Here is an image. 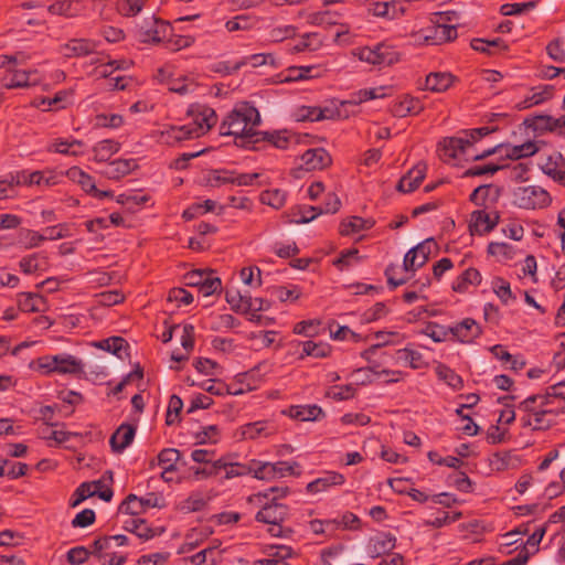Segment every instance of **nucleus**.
Instances as JSON below:
<instances>
[{
	"label": "nucleus",
	"mask_w": 565,
	"mask_h": 565,
	"mask_svg": "<svg viewBox=\"0 0 565 565\" xmlns=\"http://www.w3.org/2000/svg\"><path fill=\"white\" fill-rule=\"evenodd\" d=\"M260 200L264 204L280 209L286 202V193L279 189L265 191L262 193Z\"/></svg>",
	"instance_id": "59"
},
{
	"label": "nucleus",
	"mask_w": 565,
	"mask_h": 565,
	"mask_svg": "<svg viewBox=\"0 0 565 565\" xmlns=\"http://www.w3.org/2000/svg\"><path fill=\"white\" fill-rule=\"evenodd\" d=\"M89 555H92V547L76 546L67 552V561L72 565H81L88 559Z\"/></svg>",
	"instance_id": "64"
},
{
	"label": "nucleus",
	"mask_w": 565,
	"mask_h": 565,
	"mask_svg": "<svg viewBox=\"0 0 565 565\" xmlns=\"http://www.w3.org/2000/svg\"><path fill=\"white\" fill-rule=\"evenodd\" d=\"M97 45L98 42L90 39H71L67 43L61 46V53L68 58L83 57L94 53Z\"/></svg>",
	"instance_id": "14"
},
{
	"label": "nucleus",
	"mask_w": 565,
	"mask_h": 565,
	"mask_svg": "<svg viewBox=\"0 0 565 565\" xmlns=\"http://www.w3.org/2000/svg\"><path fill=\"white\" fill-rule=\"evenodd\" d=\"M435 25L428 29L429 34L426 40H430L431 44H441L444 42L452 41L457 38V29L455 25H449L446 22L452 20L455 12H439L436 13Z\"/></svg>",
	"instance_id": "8"
},
{
	"label": "nucleus",
	"mask_w": 565,
	"mask_h": 565,
	"mask_svg": "<svg viewBox=\"0 0 565 565\" xmlns=\"http://www.w3.org/2000/svg\"><path fill=\"white\" fill-rule=\"evenodd\" d=\"M249 296H243L237 290H226L225 299L231 306V309L237 313H247L245 305H247Z\"/></svg>",
	"instance_id": "54"
},
{
	"label": "nucleus",
	"mask_w": 565,
	"mask_h": 565,
	"mask_svg": "<svg viewBox=\"0 0 565 565\" xmlns=\"http://www.w3.org/2000/svg\"><path fill=\"white\" fill-rule=\"evenodd\" d=\"M439 380L444 381L454 390H460L463 386V381L454 370L445 364H439L435 369Z\"/></svg>",
	"instance_id": "43"
},
{
	"label": "nucleus",
	"mask_w": 565,
	"mask_h": 565,
	"mask_svg": "<svg viewBox=\"0 0 565 565\" xmlns=\"http://www.w3.org/2000/svg\"><path fill=\"white\" fill-rule=\"evenodd\" d=\"M480 334V326L471 318H466L461 322L451 327V338L461 343H471Z\"/></svg>",
	"instance_id": "18"
},
{
	"label": "nucleus",
	"mask_w": 565,
	"mask_h": 565,
	"mask_svg": "<svg viewBox=\"0 0 565 565\" xmlns=\"http://www.w3.org/2000/svg\"><path fill=\"white\" fill-rule=\"evenodd\" d=\"M196 83L186 77V76H178V77H171L168 81L167 88L169 92L177 93L179 95H186L189 93L194 92L196 88Z\"/></svg>",
	"instance_id": "41"
},
{
	"label": "nucleus",
	"mask_w": 565,
	"mask_h": 565,
	"mask_svg": "<svg viewBox=\"0 0 565 565\" xmlns=\"http://www.w3.org/2000/svg\"><path fill=\"white\" fill-rule=\"evenodd\" d=\"M494 127H480L473 128L465 131L466 138L462 137H452L448 140H445L444 151L445 154H448L451 158H456L458 156V151L465 153L467 148L472 146L473 142L482 139L483 137L490 135L495 131Z\"/></svg>",
	"instance_id": "4"
},
{
	"label": "nucleus",
	"mask_w": 565,
	"mask_h": 565,
	"mask_svg": "<svg viewBox=\"0 0 565 565\" xmlns=\"http://www.w3.org/2000/svg\"><path fill=\"white\" fill-rule=\"evenodd\" d=\"M455 77L450 73L436 72L426 76L425 89L434 93L446 92L454 83Z\"/></svg>",
	"instance_id": "29"
},
{
	"label": "nucleus",
	"mask_w": 565,
	"mask_h": 565,
	"mask_svg": "<svg viewBox=\"0 0 565 565\" xmlns=\"http://www.w3.org/2000/svg\"><path fill=\"white\" fill-rule=\"evenodd\" d=\"M158 465L164 470L175 471V463L180 459V451L174 448H166L158 454Z\"/></svg>",
	"instance_id": "50"
},
{
	"label": "nucleus",
	"mask_w": 565,
	"mask_h": 565,
	"mask_svg": "<svg viewBox=\"0 0 565 565\" xmlns=\"http://www.w3.org/2000/svg\"><path fill=\"white\" fill-rule=\"evenodd\" d=\"M124 299H125L124 294L118 289L103 291L97 295L98 303L102 306H106V307H110V306L120 303L124 301Z\"/></svg>",
	"instance_id": "63"
},
{
	"label": "nucleus",
	"mask_w": 565,
	"mask_h": 565,
	"mask_svg": "<svg viewBox=\"0 0 565 565\" xmlns=\"http://www.w3.org/2000/svg\"><path fill=\"white\" fill-rule=\"evenodd\" d=\"M323 45V39L317 32L305 33L300 40L291 49V53H299L303 51H316Z\"/></svg>",
	"instance_id": "34"
},
{
	"label": "nucleus",
	"mask_w": 565,
	"mask_h": 565,
	"mask_svg": "<svg viewBox=\"0 0 565 565\" xmlns=\"http://www.w3.org/2000/svg\"><path fill=\"white\" fill-rule=\"evenodd\" d=\"M300 160V167L306 171L320 170L331 163L330 154L322 148L308 149Z\"/></svg>",
	"instance_id": "19"
},
{
	"label": "nucleus",
	"mask_w": 565,
	"mask_h": 565,
	"mask_svg": "<svg viewBox=\"0 0 565 565\" xmlns=\"http://www.w3.org/2000/svg\"><path fill=\"white\" fill-rule=\"evenodd\" d=\"M268 425L266 422H255L243 426L242 435L247 439H255L263 434L267 433Z\"/></svg>",
	"instance_id": "62"
},
{
	"label": "nucleus",
	"mask_w": 565,
	"mask_h": 565,
	"mask_svg": "<svg viewBox=\"0 0 565 565\" xmlns=\"http://www.w3.org/2000/svg\"><path fill=\"white\" fill-rule=\"evenodd\" d=\"M82 146L83 142L76 139H73L72 141L56 140L49 147V150L62 154L78 156L82 153L79 150Z\"/></svg>",
	"instance_id": "49"
},
{
	"label": "nucleus",
	"mask_w": 565,
	"mask_h": 565,
	"mask_svg": "<svg viewBox=\"0 0 565 565\" xmlns=\"http://www.w3.org/2000/svg\"><path fill=\"white\" fill-rule=\"evenodd\" d=\"M499 222V215L495 213L491 216L483 210L473 211L471 213L469 230L472 235H482L491 232Z\"/></svg>",
	"instance_id": "17"
},
{
	"label": "nucleus",
	"mask_w": 565,
	"mask_h": 565,
	"mask_svg": "<svg viewBox=\"0 0 565 565\" xmlns=\"http://www.w3.org/2000/svg\"><path fill=\"white\" fill-rule=\"evenodd\" d=\"M128 543V537L122 534L104 536L95 540L92 544V555L95 556L102 565H124L127 556L113 550L114 546H124Z\"/></svg>",
	"instance_id": "2"
},
{
	"label": "nucleus",
	"mask_w": 565,
	"mask_h": 565,
	"mask_svg": "<svg viewBox=\"0 0 565 565\" xmlns=\"http://www.w3.org/2000/svg\"><path fill=\"white\" fill-rule=\"evenodd\" d=\"M120 149V145L114 140H102L94 147V160L97 162H107Z\"/></svg>",
	"instance_id": "38"
},
{
	"label": "nucleus",
	"mask_w": 565,
	"mask_h": 565,
	"mask_svg": "<svg viewBox=\"0 0 565 565\" xmlns=\"http://www.w3.org/2000/svg\"><path fill=\"white\" fill-rule=\"evenodd\" d=\"M433 245L434 241L429 238L409 249L404 257V269L406 271H415L423 267L429 259Z\"/></svg>",
	"instance_id": "12"
},
{
	"label": "nucleus",
	"mask_w": 565,
	"mask_h": 565,
	"mask_svg": "<svg viewBox=\"0 0 565 565\" xmlns=\"http://www.w3.org/2000/svg\"><path fill=\"white\" fill-rule=\"evenodd\" d=\"M471 47L475 51L486 53L489 55L495 54L498 52H504L508 50V45L505 42L501 39H494V40H484V39H473L471 41Z\"/></svg>",
	"instance_id": "35"
},
{
	"label": "nucleus",
	"mask_w": 565,
	"mask_h": 565,
	"mask_svg": "<svg viewBox=\"0 0 565 565\" xmlns=\"http://www.w3.org/2000/svg\"><path fill=\"white\" fill-rule=\"evenodd\" d=\"M186 286L196 287L199 292L204 297H209L221 290L222 282L212 270L196 269L189 271L184 276Z\"/></svg>",
	"instance_id": "6"
},
{
	"label": "nucleus",
	"mask_w": 565,
	"mask_h": 565,
	"mask_svg": "<svg viewBox=\"0 0 565 565\" xmlns=\"http://www.w3.org/2000/svg\"><path fill=\"white\" fill-rule=\"evenodd\" d=\"M554 87L551 85H539L530 89V94L524 97L523 100L516 104V108L527 109L533 106L540 105L553 97Z\"/></svg>",
	"instance_id": "20"
},
{
	"label": "nucleus",
	"mask_w": 565,
	"mask_h": 565,
	"mask_svg": "<svg viewBox=\"0 0 565 565\" xmlns=\"http://www.w3.org/2000/svg\"><path fill=\"white\" fill-rule=\"evenodd\" d=\"M44 242V237L36 231L21 228L18 233V243L26 249L40 246Z\"/></svg>",
	"instance_id": "45"
},
{
	"label": "nucleus",
	"mask_w": 565,
	"mask_h": 565,
	"mask_svg": "<svg viewBox=\"0 0 565 565\" xmlns=\"http://www.w3.org/2000/svg\"><path fill=\"white\" fill-rule=\"evenodd\" d=\"M157 505V498L153 494H150L149 498H138L136 494H128L121 502L119 511L130 515H139L149 508Z\"/></svg>",
	"instance_id": "16"
},
{
	"label": "nucleus",
	"mask_w": 565,
	"mask_h": 565,
	"mask_svg": "<svg viewBox=\"0 0 565 565\" xmlns=\"http://www.w3.org/2000/svg\"><path fill=\"white\" fill-rule=\"evenodd\" d=\"M220 465H222V470L225 472L224 479L250 475V462L247 465L236 462L231 459V456L221 457Z\"/></svg>",
	"instance_id": "33"
},
{
	"label": "nucleus",
	"mask_w": 565,
	"mask_h": 565,
	"mask_svg": "<svg viewBox=\"0 0 565 565\" xmlns=\"http://www.w3.org/2000/svg\"><path fill=\"white\" fill-rule=\"evenodd\" d=\"M338 14L332 13L330 11H323V12H313L309 14L308 17V23L312 25H320V26H332L338 24Z\"/></svg>",
	"instance_id": "56"
},
{
	"label": "nucleus",
	"mask_w": 565,
	"mask_h": 565,
	"mask_svg": "<svg viewBox=\"0 0 565 565\" xmlns=\"http://www.w3.org/2000/svg\"><path fill=\"white\" fill-rule=\"evenodd\" d=\"M198 138V134L189 127L182 126H167L158 131V141L163 145L174 146L184 140Z\"/></svg>",
	"instance_id": "13"
},
{
	"label": "nucleus",
	"mask_w": 565,
	"mask_h": 565,
	"mask_svg": "<svg viewBox=\"0 0 565 565\" xmlns=\"http://www.w3.org/2000/svg\"><path fill=\"white\" fill-rule=\"evenodd\" d=\"M276 497L270 503L265 504L262 510L256 514L258 522L267 523L273 525L269 531L274 536H278L280 533V524L286 520L288 515V508L282 503L276 502Z\"/></svg>",
	"instance_id": "7"
},
{
	"label": "nucleus",
	"mask_w": 565,
	"mask_h": 565,
	"mask_svg": "<svg viewBox=\"0 0 565 565\" xmlns=\"http://www.w3.org/2000/svg\"><path fill=\"white\" fill-rule=\"evenodd\" d=\"M260 125V115L256 107L249 103H241L223 119L220 126L222 136H233L237 147L259 150L257 137L260 131L256 128Z\"/></svg>",
	"instance_id": "1"
},
{
	"label": "nucleus",
	"mask_w": 565,
	"mask_h": 565,
	"mask_svg": "<svg viewBox=\"0 0 565 565\" xmlns=\"http://www.w3.org/2000/svg\"><path fill=\"white\" fill-rule=\"evenodd\" d=\"M183 402L178 395H172L169 401L166 424L171 426L179 422V415L182 411Z\"/></svg>",
	"instance_id": "58"
},
{
	"label": "nucleus",
	"mask_w": 565,
	"mask_h": 565,
	"mask_svg": "<svg viewBox=\"0 0 565 565\" xmlns=\"http://www.w3.org/2000/svg\"><path fill=\"white\" fill-rule=\"evenodd\" d=\"M292 139L294 135L289 134L287 130L273 132L260 131V136L257 137V145L266 141L273 147L284 150L288 148Z\"/></svg>",
	"instance_id": "31"
},
{
	"label": "nucleus",
	"mask_w": 565,
	"mask_h": 565,
	"mask_svg": "<svg viewBox=\"0 0 565 565\" xmlns=\"http://www.w3.org/2000/svg\"><path fill=\"white\" fill-rule=\"evenodd\" d=\"M345 478L342 473L335 471H327L324 475L307 484L309 493H319L327 491L330 487L342 486Z\"/></svg>",
	"instance_id": "24"
},
{
	"label": "nucleus",
	"mask_w": 565,
	"mask_h": 565,
	"mask_svg": "<svg viewBox=\"0 0 565 565\" xmlns=\"http://www.w3.org/2000/svg\"><path fill=\"white\" fill-rule=\"evenodd\" d=\"M524 415L521 417L523 427H531L533 430H545L551 428L555 424L557 417V411L554 408H536L533 406V411H522Z\"/></svg>",
	"instance_id": "9"
},
{
	"label": "nucleus",
	"mask_w": 565,
	"mask_h": 565,
	"mask_svg": "<svg viewBox=\"0 0 565 565\" xmlns=\"http://www.w3.org/2000/svg\"><path fill=\"white\" fill-rule=\"evenodd\" d=\"M188 114L193 116V121L188 125L198 134V138L206 134L217 120L214 109L206 106H192Z\"/></svg>",
	"instance_id": "10"
},
{
	"label": "nucleus",
	"mask_w": 565,
	"mask_h": 565,
	"mask_svg": "<svg viewBox=\"0 0 565 565\" xmlns=\"http://www.w3.org/2000/svg\"><path fill=\"white\" fill-rule=\"evenodd\" d=\"M136 428L129 424L120 425L110 437V446L114 451L121 452L134 440Z\"/></svg>",
	"instance_id": "26"
},
{
	"label": "nucleus",
	"mask_w": 565,
	"mask_h": 565,
	"mask_svg": "<svg viewBox=\"0 0 565 565\" xmlns=\"http://www.w3.org/2000/svg\"><path fill=\"white\" fill-rule=\"evenodd\" d=\"M424 333L435 342L446 341L451 335V327H444L436 322H429Z\"/></svg>",
	"instance_id": "55"
},
{
	"label": "nucleus",
	"mask_w": 565,
	"mask_h": 565,
	"mask_svg": "<svg viewBox=\"0 0 565 565\" xmlns=\"http://www.w3.org/2000/svg\"><path fill=\"white\" fill-rule=\"evenodd\" d=\"M331 353V347L328 343L319 342L316 343L313 341H305L302 343V354L303 356H313V358H327Z\"/></svg>",
	"instance_id": "46"
},
{
	"label": "nucleus",
	"mask_w": 565,
	"mask_h": 565,
	"mask_svg": "<svg viewBox=\"0 0 565 565\" xmlns=\"http://www.w3.org/2000/svg\"><path fill=\"white\" fill-rule=\"evenodd\" d=\"M65 174L71 181L81 185L85 192L92 194L93 191H96L93 177L84 172L81 168L72 167L65 172Z\"/></svg>",
	"instance_id": "36"
},
{
	"label": "nucleus",
	"mask_w": 565,
	"mask_h": 565,
	"mask_svg": "<svg viewBox=\"0 0 565 565\" xmlns=\"http://www.w3.org/2000/svg\"><path fill=\"white\" fill-rule=\"evenodd\" d=\"M78 4L74 0H61L49 6V12L55 15L75 17L77 9L74 6Z\"/></svg>",
	"instance_id": "52"
},
{
	"label": "nucleus",
	"mask_w": 565,
	"mask_h": 565,
	"mask_svg": "<svg viewBox=\"0 0 565 565\" xmlns=\"http://www.w3.org/2000/svg\"><path fill=\"white\" fill-rule=\"evenodd\" d=\"M355 55L360 61L380 67L391 66L399 61V53L385 43L359 49Z\"/></svg>",
	"instance_id": "3"
},
{
	"label": "nucleus",
	"mask_w": 565,
	"mask_h": 565,
	"mask_svg": "<svg viewBox=\"0 0 565 565\" xmlns=\"http://www.w3.org/2000/svg\"><path fill=\"white\" fill-rule=\"evenodd\" d=\"M503 168L501 170H504L507 173V177L511 179L512 181L519 182L524 181L527 179V173L530 171V167L527 163L524 162H516L513 164H502Z\"/></svg>",
	"instance_id": "51"
},
{
	"label": "nucleus",
	"mask_w": 565,
	"mask_h": 565,
	"mask_svg": "<svg viewBox=\"0 0 565 565\" xmlns=\"http://www.w3.org/2000/svg\"><path fill=\"white\" fill-rule=\"evenodd\" d=\"M9 75L4 76L3 85L7 88H20L30 86L29 72L9 68Z\"/></svg>",
	"instance_id": "44"
},
{
	"label": "nucleus",
	"mask_w": 565,
	"mask_h": 565,
	"mask_svg": "<svg viewBox=\"0 0 565 565\" xmlns=\"http://www.w3.org/2000/svg\"><path fill=\"white\" fill-rule=\"evenodd\" d=\"M281 413L292 419L301 422H317L326 417L324 411L316 404L292 405Z\"/></svg>",
	"instance_id": "15"
},
{
	"label": "nucleus",
	"mask_w": 565,
	"mask_h": 565,
	"mask_svg": "<svg viewBox=\"0 0 565 565\" xmlns=\"http://www.w3.org/2000/svg\"><path fill=\"white\" fill-rule=\"evenodd\" d=\"M395 547V537L390 533H382L371 540L370 553L377 557Z\"/></svg>",
	"instance_id": "39"
},
{
	"label": "nucleus",
	"mask_w": 565,
	"mask_h": 565,
	"mask_svg": "<svg viewBox=\"0 0 565 565\" xmlns=\"http://www.w3.org/2000/svg\"><path fill=\"white\" fill-rule=\"evenodd\" d=\"M318 215V207L316 206H307V205H298L292 209V220L295 223H308L313 221Z\"/></svg>",
	"instance_id": "53"
},
{
	"label": "nucleus",
	"mask_w": 565,
	"mask_h": 565,
	"mask_svg": "<svg viewBox=\"0 0 565 565\" xmlns=\"http://www.w3.org/2000/svg\"><path fill=\"white\" fill-rule=\"evenodd\" d=\"M168 24L154 17L143 20L137 25V35L140 42L159 43L166 36Z\"/></svg>",
	"instance_id": "11"
},
{
	"label": "nucleus",
	"mask_w": 565,
	"mask_h": 565,
	"mask_svg": "<svg viewBox=\"0 0 565 565\" xmlns=\"http://www.w3.org/2000/svg\"><path fill=\"white\" fill-rule=\"evenodd\" d=\"M58 374H78L83 372L82 361L70 354L56 355Z\"/></svg>",
	"instance_id": "37"
},
{
	"label": "nucleus",
	"mask_w": 565,
	"mask_h": 565,
	"mask_svg": "<svg viewBox=\"0 0 565 565\" xmlns=\"http://www.w3.org/2000/svg\"><path fill=\"white\" fill-rule=\"evenodd\" d=\"M537 151L539 148L535 145V142L526 141L518 146L503 145L502 156L512 160H519L522 158L534 156Z\"/></svg>",
	"instance_id": "32"
},
{
	"label": "nucleus",
	"mask_w": 565,
	"mask_h": 565,
	"mask_svg": "<svg viewBox=\"0 0 565 565\" xmlns=\"http://www.w3.org/2000/svg\"><path fill=\"white\" fill-rule=\"evenodd\" d=\"M135 159H117L109 162L102 171V173L111 180H119L125 175L131 173L137 168Z\"/></svg>",
	"instance_id": "23"
},
{
	"label": "nucleus",
	"mask_w": 565,
	"mask_h": 565,
	"mask_svg": "<svg viewBox=\"0 0 565 565\" xmlns=\"http://www.w3.org/2000/svg\"><path fill=\"white\" fill-rule=\"evenodd\" d=\"M320 76V70L318 66H290L286 70V74L281 82H300Z\"/></svg>",
	"instance_id": "28"
},
{
	"label": "nucleus",
	"mask_w": 565,
	"mask_h": 565,
	"mask_svg": "<svg viewBox=\"0 0 565 565\" xmlns=\"http://www.w3.org/2000/svg\"><path fill=\"white\" fill-rule=\"evenodd\" d=\"M372 224L369 221L360 216H351L341 222L339 232L343 236H349L351 234L359 233L362 230L370 228Z\"/></svg>",
	"instance_id": "42"
},
{
	"label": "nucleus",
	"mask_w": 565,
	"mask_h": 565,
	"mask_svg": "<svg viewBox=\"0 0 565 565\" xmlns=\"http://www.w3.org/2000/svg\"><path fill=\"white\" fill-rule=\"evenodd\" d=\"M98 348L105 350L107 352H111L118 358L122 359V352H126L128 348L127 341L121 337H111L105 340H102L98 343Z\"/></svg>",
	"instance_id": "47"
},
{
	"label": "nucleus",
	"mask_w": 565,
	"mask_h": 565,
	"mask_svg": "<svg viewBox=\"0 0 565 565\" xmlns=\"http://www.w3.org/2000/svg\"><path fill=\"white\" fill-rule=\"evenodd\" d=\"M250 473L260 480H273L276 478L274 462L250 461Z\"/></svg>",
	"instance_id": "48"
},
{
	"label": "nucleus",
	"mask_w": 565,
	"mask_h": 565,
	"mask_svg": "<svg viewBox=\"0 0 565 565\" xmlns=\"http://www.w3.org/2000/svg\"><path fill=\"white\" fill-rule=\"evenodd\" d=\"M423 109L424 105L420 99L406 95L393 105L392 114L395 117L403 118L418 115Z\"/></svg>",
	"instance_id": "25"
},
{
	"label": "nucleus",
	"mask_w": 565,
	"mask_h": 565,
	"mask_svg": "<svg viewBox=\"0 0 565 565\" xmlns=\"http://www.w3.org/2000/svg\"><path fill=\"white\" fill-rule=\"evenodd\" d=\"M540 167L542 171L557 181L565 171V159L558 151H552L541 157Z\"/></svg>",
	"instance_id": "21"
},
{
	"label": "nucleus",
	"mask_w": 565,
	"mask_h": 565,
	"mask_svg": "<svg viewBox=\"0 0 565 565\" xmlns=\"http://www.w3.org/2000/svg\"><path fill=\"white\" fill-rule=\"evenodd\" d=\"M354 394L355 388L351 384L334 385L331 386L327 392V396L335 401H345L352 398Z\"/></svg>",
	"instance_id": "60"
},
{
	"label": "nucleus",
	"mask_w": 565,
	"mask_h": 565,
	"mask_svg": "<svg viewBox=\"0 0 565 565\" xmlns=\"http://www.w3.org/2000/svg\"><path fill=\"white\" fill-rule=\"evenodd\" d=\"M63 173L54 170L33 171L30 173L29 183L35 185L51 186L61 182Z\"/></svg>",
	"instance_id": "40"
},
{
	"label": "nucleus",
	"mask_w": 565,
	"mask_h": 565,
	"mask_svg": "<svg viewBox=\"0 0 565 565\" xmlns=\"http://www.w3.org/2000/svg\"><path fill=\"white\" fill-rule=\"evenodd\" d=\"M551 196L547 191L540 186H520L514 192V202L521 209L535 210L547 206Z\"/></svg>",
	"instance_id": "5"
},
{
	"label": "nucleus",
	"mask_w": 565,
	"mask_h": 565,
	"mask_svg": "<svg viewBox=\"0 0 565 565\" xmlns=\"http://www.w3.org/2000/svg\"><path fill=\"white\" fill-rule=\"evenodd\" d=\"M427 166L423 162L417 163L412 170L404 175L398 184L397 190L403 193H409L416 190L425 179Z\"/></svg>",
	"instance_id": "22"
},
{
	"label": "nucleus",
	"mask_w": 565,
	"mask_h": 565,
	"mask_svg": "<svg viewBox=\"0 0 565 565\" xmlns=\"http://www.w3.org/2000/svg\"><path fill=\"white\" fill-rule=\"evenodd\" d=\"M554 397L551 394V390L547 388L545 394H533L522 401L518 408L519 411H533V406L536 408H555Z\"/></svg>",
	"instance_id": "30"
},
{
	"label": "nucleus",
	"mask_w": 565,
	"mask_h": 565,
	"mask_svg": "<svg viewBox=\"0 0 565 565\" xmlns=\"http://www.w3.org/2000/svg\"><path fill=\"white\" fill-rule=\"evenodd\" d=\"M482 277L478 269L470 267L462 271L452 282V290L456 292H466L469 286H479Z\"/></svg>",
	"instance_id": "27"
},
{
	"label": "nucleus",
	"mask_w": 565,
	"mask_h": 565,
	"mask_svg": "<svg viewBox=\"0 0 565 565\" xmlns=\"http://www.w3.org/2000/svg\"><path fill=\"white\" fill-rule=\"evenodd\" d=\"M493 291L502 300L503 303H508L509 300L514 299L510 284L503 278L497 277L493 280Z\"/></svg>",
	"instance_id": "61"
},
{
	"label": "nucleus",
	"mask_w": 565,
	"mask_h": 565,
	"mask_svg": "<svg viewBox=\"0 0 565 565\" xmlns=\"http://www.w3.org/2000/svg\"><path fill=\"white\" fill-rule=\"evenodd\" d=\"M125 529L134 532L137 536L143 540H149L153 536V531L142 519H131L126 523Z\"/></svg>",
	"instance_id": "57"
}]
</instances>
